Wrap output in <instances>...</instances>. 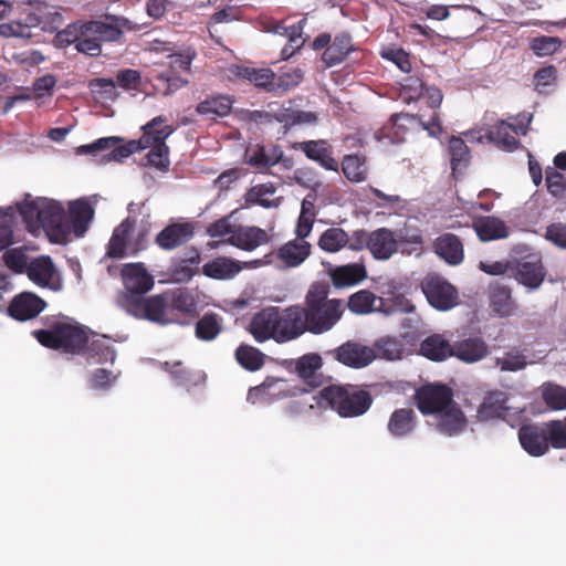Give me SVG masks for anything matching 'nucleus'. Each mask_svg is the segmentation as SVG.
<instances>
[{
    "instance_id": "nucleus-58",
    "label": "nucleus",
    "mask_w": 566,
    "mask_h": 566,
    "mask_svg": "<svg viewBox=\"0 0 566 566\" xmlns=\"http://www.w3.org/2000/svg\"><path fill=\"white\" fill-rule=\"evenodd\" d=\"M245 158V163L259 171H265L272 167L265 146L256 145L254 148H248Z\"/></svg>"
},
{
    "instance_id": "nucleus-31",
    "label": "nucleus",
    "mask_w": 566,
    "mask_h": 566,
    "mask_svg": "<svg viewBox=\"0 0 566 566\" xmlns=\"http://www.w3.org/2000/svg\"><path fill=\"white\" fill-rule=\"evenodd\" d=\"M473 228L484 242L509 237V228L496 217H480L473 222Z\"/></svg>"
},
{
    "instance_id": "nucleus-33",
    "label": "nucleus",
    "mask_w": 566,
    "mask_h": 566,
    "mask_svg": "<svg viewBox=\"0 0 566 566\" xmlns=\"http://www.w3.org/2000/svg\"><path fill=\"white\" fill-rule=\"evenodd\" d=\"M354 51L352 36L348 33H339L323 53V61L327 66H334L346 60L348 54Z\"/></svg>"
},
{
    "instance_id": "nucleus-7",
    "label": "nucleus",
    "mask_w": 566,
    "mask_h": 566,
    "mask_svg": "<svg viewBox=\"0 0 566 566\" xmlns=\"http://www.w3.org/2000/svg\"><path fill=\"white\" fill-rule=\"evenodd\" d=\"M421 290L429 304L439 311H449L458 304V291L443 277L429 274L421 281Z\"/></svg>"
},
{
    "instance_id": "nucleus-52",
    "label": "nucleus",
    "mask_w": 566,
    "mask_h": 566,
    "mask_svg": "<svg viewBox=\"0 0 566 566\" xmlns=\"http://www.w3.org/2000/svg\"><path fill=\"white\" fill-rule=\"evenodd\" d=\"M560 48L562 40L557 36L539 35L530 42V49L539 57L553 55Z\"/></svg>"
},
{
    "instance_id": "nucleus-60",
    "label": "nucleus",
    "mask_w": 566,
    "mask_h": 566,
    "mask_svg": "<svg viewBox=\"0 0 566 566\" xmlns=\"http://www.w3.org/2000/svg\"><path fill=\"white\" fill-rule=\"evenodd\" d=\"M140 150H143V147H140V143H137L136 139H133L126 143L125 145H116L113 148H111V151L103 157V161L122 163L130 155L138 153Z\"/></svg>"
},
{
    "instance_id": "nucleus-23",
    "label": "nucleus",
    "mask_w": 566,
    "mask_h": 566,
    "mask_svg": "<svg viewBox=\"0 0 566 566\" xmlns=\"http://www.w3.org/2000/svg\"><path fill=\"white\" fill-rule=\"evenodd\" d=\"M40 211L41 229L45 230L48 233L54 234L64 232L63 221L65 219V210L60 202L42 198Z\"/></svg>"
},
{
    "instance_id": "nucleus-1",
    "label": "nucleus",
    "mask_w": 566,
    "mask_h": 566,
    "mask_svg": "<svg viewBox=\"0 0 566 566\" xmlns=\"http://www.w3.org/2000/svg\"><path fill=\"white\" fill-rule=\"evenodd\" d=\"M120 275L124 291L117 295V304L134 317L165 326L184 325L198 315L196 298L188 289H168L147 297L155 280L144 263L124 264Z\"/></svg>"
},
{
    "instance_id": "nucleus-30",
    "label": "nucleus",
    "mask_w": 566,
    "mask_h": 566,
    "mask_svg": "<svg viewBox=\"0 0 566 566\" xmlns=\"http://www.w3.org/2000/svg\"><path fill=\"white\" fill-rule=\"evenodd\" d=\"M437 415V427L438 430L443 434L450 437L455 436L460 433L467 424L465 416L457 402H452L450 407Z\"/></svg>"
},
{
    "instance_id": "nucleus-26",
    "label": "nucleus",
    "mask_w": 566,
    "mask_h": 566,
    "mask_svg": "<svg viewBox=\"0 0 566 566\" xmlns=\"http://www.w3.org/2000/svg\"><path fill=\"white\" fill-rule=\"evenodd\" d=\"M369 240V251L377 260H388L398 249L394 232L387 228L370 232Z\"/></svg>"
},
{
    "instance_id": "nucleus-62",
    "label": "nucleus",
    "mask_w": 566,
    "mask_h": 566,
    "mask_svg": "<svg viewBox=\"0 0 566 566\" xmlns=\"http://www.w3.org/2000/svg\"><path fill=\"white\" fill-rule=\"evenodd\" d=\"M90 87L94 94L102 98L114 101L117 97L116 85L112 78H94L90 82Z\"/></svg>"
},
{
    "instance_id": "nucleus-13",
    "label": "nucleus",
    "mask_w": 566,
    "mask_h": 566,
    "mask_svg": "<svg viewBox=\"0 0 566 566\" xmlns=\"http://www.w3.org/2000/svg\"><path fill=\"white\" fill-rule=\"evenodd\" d=\"M193 235L195 228L190 222H172L157 233L155 243L164 251H172L188 243Z\"/></svg>"
},
{
    "instance_id": "nucleus-27",
    "label": "nucleus",
    "mask_w": 566,
    "mask_h": 566,
    "mask_svg": "<svg viewBox=\"0 0 566 566\" xmlns=\"http://www.w3.org/2000/svg\"><path fill=\"white\" fill-rule=\"evenodd\" d=\"M453 345L442 334L427 336L419 347V353L432 361H444L452 357Z\"/></svg>"
},
{
    "instance_id": "nucleus-2",
    "label": "nucleus",
    "mask_w": 566,
    "mask_h": 566,
    "mask_svg": "<svg viewBox=\"0 0 566 566\" xmlns=\"http://www.w3.org/2000/svg\"><path fill=\"white\" fill-rule=\"evenodd\" d=\"M329 292L327 283L315 282L305 295L303 311L308 332L312 334L319 335L331 331L343 316V302L338 298H328Z\"/></svg>"
},
{
    "instance_id": "nucleus-49",
    "label": "nucleus",
    "mask_w": 566,
    "mask_h": 566,
    "mask_svg": "<svg viewBox=\"0 0 566 566\" xmlns=\"http://www.w3.org/2000/svg\"><path fill=\"white\" fill-rule=\"evenodd\" d=\"M70 216L74 227L85 230L87 223L94 216V209L91 203L85 199H78L70 203Z\"/></svg>"
},
{
    "instance_id": "nucleus-9",
    "label": "nucleus",
    "mask_w": 566,
    "mask_h": 566,
    "mask_svg": "<svg viewBox=\"0 0 566 566\" xmlns=\"http://www.w3.org/2000/svg\"><path fill=\"white\" fill-rule=\"evenodd\" d=\"M277 331L279 343L293 340L305 332L308 326L305 323V312L301 305H292L284 310L277 307Z\"/></svg>"
},
{
    "instance_id": "nucleus-38",
    "label": "nucleus",
    "mask_w": 566,
    "mask_h": 566,
    "mask_svg": "<svg viewBox=\"0 0 566 566\" xmlns=\"http://www.w3.org/2000/svg\"><path fill=\"white\" fill-rule=\"evenodd\" d=\"M199 263V251L192 248L188 251L186 258L179 259L171 264L170 274L176 282H188L197 273Z\"/></svg>"
},
{
    "instance_id": "nucleus-11",
    "label": "nucleus",
    "mask_w": 566,
    "mask_h": 566,
    "mask_svg": "<svg viewBox=\"0 0 566 566\" xmlns=\"http://www.w3.org/2000/svg\"><path fill=\"white\" fill-rule=\"evenodd\" d=\"M29 280L41 287L52 291L62 289V280L56 266L49 255H41L32 259L25 271Z\"/></svg>"
},
{
    "instance_id": "nucleus-55",
    "label": "nucleus",
    "mask_w": 566,
    "mask_h": 566,
    "mask_svg": "<svg viewBox=\"0 0 566 566\" xmlns=\"http://www.w3.org/2000/svg\"><path fill=\"white\" fill-rule=\"evenodd\" d=\"M545 182L547 191L555 198H563L566 195V177L554 167L545 169Z\"/></svg>"
},
{
    "instance_id": "nucleus-43",
    "label": "nucleus",
    "mask_w": 566,
    "mask_h": 566,
    "mask_svg": "<svg viewBox=\"0 0 566 566\" xmlns=\"http://www.w3.org/2000/svg\"><path fill=\"white\" fill-rule=\"evenodd\" d=\"M490 306L499 316H509L514 311L511 289L504 285L492 287L490 293Z\"/></svg>"
},
{
    "instance_id": "nucleus-42",
    "label": "nucleus",
    "mask_w": 566,
    "mask_h": 566,
    "mask_svg": "<svg viewBox=\"0 0 566 566\" xmlns=\"http://www.w3.org/2000/svg\"><path fill=\"white\" fill-rule=\"evenodd\" d=\"M276 192V187L271 184H260L251 187L245 196V203L248 206L258 205L263 208H273L280 205V199H271V197Z\"/></svg>"
},
{
    "instance_id": "nucleus-20",
    "label": "nucleus",
    "mask_w": 566,
    "mask_h": 566,
    "mask_svg": "<svg viewBox=\"0 0 566 566\" xmlns=\"http://www.w3.org/2000/svg\"><path fill=\"white\" fill-rule=\"evenodd\" d=\"M167 118L163 115L154 117L142 127L143 136L136 139L143 150L150 146H165L167 138L175 132L170 125H164Z\"/></svg>"
},
{
    "instance_id": "nucleus-25",
    "label": "nucleus",
    "mask_w": 566,
    "mask_h": 566,
    "mask_svg": "<svg viewBox=\"0 0 566 566\" xmlns=\"http://www.w3.org/2000/svg\"><path fill=\"white\" fill-rule=\"evenodd\" d=\"M135 226V220L126 218L115 228L107 244V255L113 259H122L129 254V235Z\"/></svg>"
},
{
    "instance_id": "nucleus-14",
    "label": "nucleus",
    "mask_w": 566,
    "mask_h": 566,
    "mask_svg": "<svg viewBox=\"0 0 566 566\" xmlns=\"http://www.w3.org/2000/svg\"><path fill=\"white\" fill-rule=\"evenodd\" d=\"M45 306V301L36 294L22 292L10 302L8 314L17 321L24 322L36 317Z\"/></svg>"
},
{
    "instance_id": "nucleus-46",
    "label": "nucleus",
    "mask_w": 566,
    "mask_h": 566,
    "mask_svg": "<svg viewBox=\"0 0 566 566\" xmlns=\"http://www.w3.org/2000/svg\"><path fill=\"white\" fill-rule=\"evenodd\" d=\"M41 205L42 198L39 197L32 200H25L18 206L22 220L30 232H35L41 229Z\"/></svg>"
},
{
    "instance_id": "nucleus-59",
    "label": "nucleus",
    "mask_w": 566,
    "mask_h": 566,
    "mask_svg": "<svg viewBox=\"0 0 566 566\" xmlns=\"http://www.w3.org/2000/svg\"><path fill=\"white\" fill-rule=\"evenodd\" d=\"M147 164L160 171H167L170 166L169 147L165 146H150V150L146 155Z\"/></svg>"
},
{
    "instance_id": "nucleus-35",
    "label": "nucleus",
    "mask_w": 566,
    "mask_h": 566,
    "mask_svg": "<svg viewBox=\"0 0 566 566\" xmlns=\"http://www.w3.org/2000/svg\"><path fill=\"white\" fill-rule=\"evenodd\" d=\"M311 253V244L306 241L291 240L277 251V258L290 268L297 266Z\"/></svg>"
},
{
    "instance_id": "nucleus-16",
    "label": "nucleus",
    "mask_w": 566,
    "mask_h": 566,
    "mask_svg": "<svg viewBox=\"0 0 566 566\" xmlns=\"http://www.w3.org/2000/svg\"><path fill=\"white\" fill-rule=\"evenodd\" d=\"M292 148L303 151L308 159L318 163L326 170L338 171L339 165L333 157V148L327 140L297 142Z\"/></svg>"
},
{
    "instance_id": "nucleus-56",
    "label": "nucleus",
    "mask_w": 566,
    "mask_h": 566,
    "mask_svg": "<svg viewBox=\"0 0 566 566\" xmlns=\"http://www.w3.org/2000/svg\"><path fill=\"white\" fill-rule=\"evenodd\" d=\"M2 258L7 268L18 274L25 273L29 266L28 255L22 248L9 249Z\"/></svg>"
},
{
    "instance_id": "nucleus-10",
    "label": "nucleus",
    "mask_w": 566,
    "mask_h": 566,
    "mask_svg": "<svg viewBox=\"0 0 566 566\" xmlns=\"http://www.w3.org/2000/svg\"><path fill=\"white\" fill-rule=\"evenodd\" d=\"M416 119H419L422 128L426 129L430 136L438 137L442 133L441 122L437 113H434L428 122L422 120L418 115L401 113L394 114L390 117V124L385 127L387 137L390 138L392 143L402 142L407 133L406 124Z\"/></svg>"
},
{
    "instance_id": "nucleus-18",
    "label": "nucleus",
    "mask_w": 566,
    "mask_h": 566,
    "mask_svg": "<svg viewBox=\"0 0 566 566\" xmlns=\"http://www.w3.org/2000/svg\"><path fill=\"white\" fill-rule=\"evenodd\" d=\"M545 424H523L518 430L522 448L532 457L544 455L548 450Z\"/></svg>"
},
{
    "instance_id": "nucleus-4",
    "label": "nucleus",
    "mask_w": 566,
    "mask_h": 566,
    "mask_svg": "<svg viewBox=\"0 0 566 566\" xmlns=\"http://www.w3.org/2000/svg\"><path fill=\"white\" fill-rule=\"evenodd\" d=\"M133 23L118 15H105L101 20L81 22L77 52L97 56L102 52V44L119 40L124 30H133Z\"/></svg>"
},
{
    "instance_id": "nucleus-28",
    "label": "nucleus",
    "mask_w": 566,
    "mask_h": 566,
    "mask_svg": "<svg viewBox=\"0 0 566 566\" xmlns=\"http://www.w3.org/2000/svg\"><path fill=\"white\" fill-rule=\"evenodd\" d=\"M328 274L333 285L340 289L358 284L366 279L367 271L361 263H349L332 268Z\"/></svg>"
},
{
    "instance_id": "nucleus-34",
    "label": "nucleus",
    "mask_w": 566,
    "mask_h": 566,
    "mask_svg": "<svg viewBox=\"0 0 566 566\" xmlns=\"http://www.w3.org/2000/svg\"><path fill=\"white\" fill-rule=\"evenodd\" d=\"M233 101L228 95L209 96L196 106V113L209 118L224 117L231 113Z\"/></svg>"
},
{
    "instance_id": "nucleus-57",
    "label": "nucleus",
    "mask_w": 566,
    "mask_h": 566,
    "mask_svg": "<svg viewBox=\"0 0 566 566\" xmlns=\"http://www.w3.org/2000/svg\"><path fill=\"white\" fill-rule=\"evenodd\" d=\"M495 365L500 367L502 371H518L526 367V356L520 350H511L505 354L504 357H497Z\"/></svg>"
},
{
    "instance_id": "nucleus-24",
    "label": "nucleus",
    "mask_w": 566,
    "mask_h": 566,
    "mask_svg": "<svg viewBox=\"0 0 566 566\" xmlns=\"http://www.w3.org/2000/svg\"><path fill=\"white\" fill-rule=\"evenodd\" d=\"M434 252L450 265H459L464 259L461 240L453 233L439 235L433 243Z\"/></svg>"
},
{
    "instance_id": "nucleus-47",
    "label": "nucleus",
    "mask_w": 566,
    "mask_h": 566,
    "mask_svg": "<svg viewBox=\"0 0 566 566\" xmlns=\"http://www.w3.org/2000/svg\"><path fill=\"white\" fill-rule=\"evenodd\" d=\"M373 348L376 353V358H382L387 360L400 359L405 349L401 340L390 336H386L376 340Z\"/></svg>"
},
{
    "instance_id": "nucleus-63",
    "label": "nucleus",
    "mask_w": 566,
    "mask_h": 566,
    "mask_svg": "<svg viewBox=\"0 0 566 566\" xmlns=\"http://www.w3.org/2000/svg\"><path fill=\"white\" fill-rule=\"evenodd\" d=\"M81 21L69 24L65 29L57 32L55 41L61 46L75 45L77 50V43L80 41Z\"/></svg>"
},
{
    "instance_id": "nucleus-17",
    "label": "nucleus",
    "mask_w": 566,
    "mask_h": 566,
    "mask_svg": "<svg viewBox=\"0 0 566 566\" xmlns=\"http://www.w3.org/2000/svg\"><path fill=\"white\" fill-rule=\"evenodd\" d=\"M323 359L317 353H308L295 360V373L311 388L324 387L327 378L319 371Z\"/></svg>"
},
{
    "instance_id": "nucleus-21",
    "label": "nucleus",
    "mask_w": 566,
    "mask_h": 566,
    "mask_svg": "<svg viewBox=\"0 0 566 566\" xmlns=\"http://www.w3.org/2000/svg\"><path fill=\"white\" fill-rule=\"evenodd\" d=\"M507 394L501 390L488 392L478 409L481 420L504 419L510 410Z\"/></svg>"
},
{
    "instance_id": "nucleus-53",
    "label": "nucleus",
    "mask_w": 566,
    "mask_h": 566,
    "mask_svg": "<svg viewBox=\"0 0 566 566\" xmlns=\"http://www.w3.org/2000/svg\"><path fill=\"white\" fill-rule=\"evenodd\" d=\"M545 424L548 446L555 449H566V418L564 420H552Z\"/></svg>"
},
{
    "instance_id": "nucleus-32",
    "label": "nucleus",
    "mask_w": 566,
    "mask_h": 566,
    "mask_svg": "<svg viewBox=\"0 0 566 566\" xmlns=\"http://www.w3.org/2000/svg\"><path fill=\"white\" fill-rule=\"evenodd\" d=\"M242 266L238 261L227 256H218L202 266V273L211 279L228 280L234 277Z\"/></svg>"
},
{
    "instance_id": "nucleus-44",
    "label": "nucleus",
    "mask_w": 566,
    "mask_h": 566,
    "mask_svg": "<svg viewBox=\"0 0 566 566\" xmlns=\"http://www.w3.org/2000/svg\"><path fill=\"white\" fill-rule=\"evenodd\" d=\"M348 233L337 227L326 229L319 237L317 245L325 252L336 253L346 248Z\"/></svg>"
},
{
    "instance_id": "nucleus-64",
    "label": "nucleus",
    "mask_w": 566,
    "mask_h": 566,
    "mask_svg": "<svg viewBox=\"0 0 566 566\" xmlns=\"http://www.w3.org/2000/svg\"><path fill=\"white\" fill-rule=\"evenodd\" d=\"M401 86L409 101H416L422 97L426 87L422 78L417 75L405 77Z\"/></svg>"
},
{
    "instance_id": "nucleus-19",
    "label": "nucleus",
    "mask_w": 566,
    "mask_h": 566,
    "mask_svg": "<svg viewBox=\"0 0 566 566\" xmlns=\"http://www.w3.org/2000/svg\"><path fill=\"white\" fill-rule=\"evenodd\" d=\"M243 251H253L269 242L265 230L259 227L239 226L235 227L232 235L222 241Z\"/></svg>"
},
{
    "instance_id": "nucleus-61",
    "label": "nucleus",
    "mask_w": 566,
    "mask_h": 566,
    "mask_svg": "<svg viewBox=\"0 0 566 566\" xmlns=\"http://www.w3.org/2000/svg\"><path fill=\"white\" fill-rule=\"evenodd\" d=\"M304 77V73L301 69H293L287 72L281 73L277 77L275 76V92H286L297 86Z\"/></svg>"
},
{
    "instance_id": "nucleus-54",
    "label": "nucleus",
    "mask_w": 566,
    "mask_h": 566,
    "mask_svg": "<svg viewBox=\"0 0 566 566\" xmlns=\"http://www.w3.org/2000/svg\"><path fill=\"white\" fill-rule=\"evenodd\" d=\"M35 20H36L35 18L29 15L28 21L30 23L23 24L19 21L1 23L0 24V36H4V38L14 36V38L30 39L33 36L32 25Z\"/></svg>"
},
{
    "instance_id": "nucleus-5",
    "label": "nucleus",
    "mask_w": 566,
    "mask_h": 566,
    "mask_svg": "<svg viewBox=\"0 0 566 566\" xmlns=\"http://www.w3.org/2000/svg\"><path fill=\"white\" fill-rule=\"evenodd\" d=\"M90 328L78 323L56 322L46 329L32 332L44 347L72 356L83 355L87 347Z\"/></svg>"
},
{
    "instance_id": "nucleus-39",
    "label": "nucleus",
    "mask_w": 566,
    "mask_h": 566,
    "mask_svg": "<svg viewBox=\"0 0 566 566\" xmlns=\"http://www.w3.org/2000/svg\"><path fill=\"white\" fill-rule=\"evenodd\" d=\"M342 171L350 182H363L368 178V165L365 155H345L342 160Z\"/></svg>"
},
{
    "instance_id": "nucleus-45",
    "label": "nucleus",
    "mask_w": 566,
    "mask_h": 566,
    "mask_svg": "<svg viewBox=\"0 0 566 566\" xmlns=\"http://www.w3.org/2000/svg\"><path fill=\"white\" fill-rule=\"evenodd\" d=\"M221 331V317L217 313H206L196 323L195 334L201 340L211 342L217 338Z\"/></svg>"
},
{
    "instance_id": "nucleus-41",
    "label": "nucleus",
    "mask_w": 566,
    "mask_h": 566,
    "mask_svg": "<svg viewBox=\"0 0 566 566\" xmlns=\"http://www.w3.org/2000/svg\"><path fill=\"white\" fill-rule=\"evenodd\" d=\"M83 355H87L88 363L95 364H113L116 359V350L105 337L93 340L88 339L86 350Z\"/></svg>"
},
{
    "instance_id": "nucleus-22",
    "label": "nucleus",
    "mask_w": 566,
    "mask_h": 566,
    "mask_svg": "<svg viewBox=\"0 0 566 566\" xmlns=\"http://www.w3.org/2000/svg\"><path fill=\"white\" fill-rule=\"evenodd\" d=\"M489 355V346L481 337H469L453 344L452 357L473 364Z\"/></svg>"
},
{
    "instance_id": "nucleus-8",
    "label": "nucleus",
    "mask_w": 566,
    "mask_h": 566,
    "mask_svg": "<svg viewBox=\"0 0 566 566\" xmlns=\"http://www.w3.org/2000/svg\"><path fill=\"white\" fill-rule=\"evenodd\" d=\"M326 355L342 365L354 369L365 368L376 359V353L373 347L356 340H347L338 347L328 350Z\"/></svg>"
},
{
    "instance_id": "nucleus-36",
    "label": "nucleus",
    "mask_w": 566,
    "mask_h": 566,
    "mask_svg": "<svg viewBox=\"0 0 566 566\" xmlns=\"http://www.w3.org/2000/svg\"><path fill=\"white\" fill-rule=\"evenodd\" d=\"M511 124L505 120H499L486 132V138L494 143L499 148L513 151L518 148L520 142L512 134Z\"/></svg>"
},
{
    "instance_id": "nucleus-37",
    "label": "nucleus",
    "mask_w": 566,
    "mask_h": 566,
    "mask_svg": "<svg viewBox=\"0 0 566 566\" xmlns=\"http://www.w3.org/2000/svg\"><path fill=\"white\" fill-rule=\"evenodd\" d=\"M448 154L452 175L457 177L458 174H462L470 163V149L461 137L452 136L449 139Z\"/></svg>"
},
{
    "instance_id": "nucleus-29",
    "label": "nucleus",
    "mask_w": 566,
    "mask_h": 566,
    "mask_svg": "<svg viewBox=\"0 0 566 566\" xmlns=\"http://www.w3.org/2000/svg\"><path fill=\"white\" fill-rule=\"evenodd\" d=\"M417 427V415L412 408L396 409L389 417L387 429L395 438L410 436Z\"/></svg>"
},
{
    "instance_id": "nucleus-3",
    "label": "nucleus",
    "mask_w": 566,
    "mask_h": 566,
    "mask_svg": "<svg viewBox=\"0 0 566 566\" xmlns=\"http://www.w3.org/2000/svg\"><path fill=\"white\" fill-rule=\"evenodd\" d=\"M314 400L321 408H329L342 418H356L367 412L373 403L371 395L350 384L324 386Z\"/></svg>"
},
{
    "instance_id": "nucleus-6",
    "label": "nucleus",
    "mask_w": 566,
    "mask_h": 566,
    "mask_svg": "<svg viewBox=\"0 0 566 566\" xmlns=\"http://www.w3.org/2000/svg\"><path fill=\"white\" fill-rule=\"evenodd\" d=\"M413 398L422 415H437L454 402L452 389L443 384L423 385L416 390Z\"/></svg>"
},
{
    "instance_id": "nucleus-50",
    "label": "nucleus",
    "mask_w": 566,
    "mask_h": 566,
    "mask_svg": "<svg viewBox=\"0 0 566 566\" xmlns=\"http://www.w3.org/2000/svg\"><path fill=\"white\" fill-rule=\"evenodd\" d=\"M542 398L552 410L566 409V388L562 386L554 384L543 385Z\"/></svg>"
},
{
    "instance_id": "nucleus-51",
    "label": "nucleus",
    "mask_w": 566,
    "mask_h": 566,
    "mask_svg": "<svg viewBox=\"0 0 566 566\" xmlns=\"http://www.w3.org/2000/svg\"><path fill=\"white\" fill-rule=\"evenodd\" d=\"M376 295L368 290L354 293L348 300V308L355 314H368L374 311Z\"/></svg>"
},
{
    "instance_id": "nucleus-15",
    "label": "nucleus",
    "mask_w": 566,
    "mask_h": 566,
    "mask_svg": "<svg viewBox=\"0 0 566 566\" xmlns=\"http://www.w3.org/2000/svg\"><path fill=\"white\" fill-rule=\"evenodd\" d=\"M277 307L270 306L258 312L250 323V333L259 343L268 339H274L279 343L277 337Z\"/></svg>"
},
{
    "instance_id": "nucleus-40",
    "label": "nucleus",
    "mask_w": 566,
    "mask_h": 566,
    "mask_svg": "<svg viewBox=\"0 0 566 566\" xmlns=\"http://www.w3.org/2000/svg\"><path fill=\"white\" fill-rule=\"evenodd\" d=\"M237 75L265 92H275V73L271 69L238 67Z\"/></svg>"
},
{
    "instance_id": "nucleus-48",
    "label": "nucleus",
    "mask_w": 566,
    "mask_h": 566,
    "mask_svg": "<svg viewBox=\"0 0 566 566\" xmlns=\"http://www.w3.org/2000/svg\"><path fill=\"white\" fill-rule=\"evenodd\" d=\"M238 363L250 371L259 370L264 365V355L249 345H240L235 350Z\"/></svg>"
},
{
    "instance_id": "nucleus-12",
    "label": "nucleus",
    "mask_w": 566,
    "mask_h": 566,
    "mask_svg": "<svg viewBox=\"0 0 566 566\" xmlns=\"http://www.w3.org/2000/svg\"><path fill=\"white\" fill-rule=\"evenodd\" d=\"M511 273L520 284L530 290L538 289L546 276V270L537 254H530L517 261Z\"/></svg>"
}]
</instances>
